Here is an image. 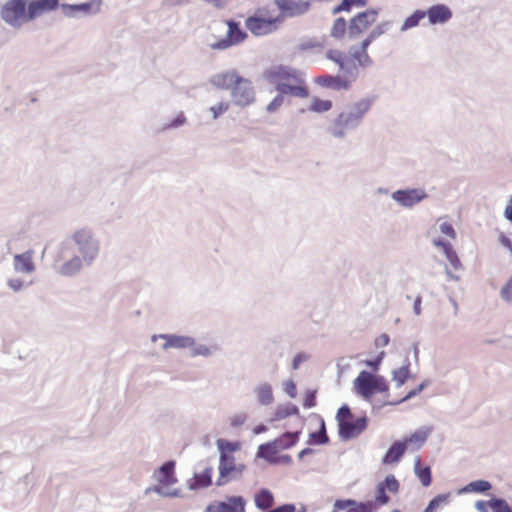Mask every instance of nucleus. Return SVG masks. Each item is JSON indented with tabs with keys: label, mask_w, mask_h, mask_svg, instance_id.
Returning a JSON list of instances; mask_svg holds the SVG:
<instances>
[{
	"label": "nucleus",
	"mask_w": 512,
	"mask_h": 512,
	"mask_svg": "<svg viewBox=\"0 0 512 512\" xmlns=\"http://www.w3.org/2000/svg\"><path fill=\"white\" fill-rule=\"evenodd\" d=\"M256 93L251 80L240 76L231 90L232 103L244 108L255 102Z\"/></svg>",
	"instance_id": "4"
},
{
	"label": "nucleus",
	"mask_w": 512,
	"mask_h": 512,
	"mask_svg": "<svg viewBox=\"0 0 512 512\" xmlns=\"http://www.w3.org/2000/svg\"><path fill=\"white\" fill-rule=\"evenodd\" d=\"M372 374L363 370L354 380V388L360 396L364 399H370L373 396V381Z\"/></svg>",
	"instance_id": "18"
},
{
	"label": "nucleus",
	"mask_w": 512,
	"mask_h": 512,
	"mask_svg": "<svg viewBox=\"0 0 512 512\" xmlns=\"http://www.w3.org/2000/svg\"><path fill=\"white\" fill-rule=\"evenodd\" d=\"M316 405V391L315 390H308L305 394L304 400H303V406L304 408H312Z\"/></svg>",
	"instance_id": "62"
},
{
	"label": "nucleus",
	"mask_w": 512,
	"mask_h": 512,
	"mask_svg": "<svg viewBox=\"0 0 512 512\" xmlns=\"http://www.w3.org/2000/svg\"><path fill=\"white\" fill-rule=\"evenodd\" d=\"M265 77L269 82L275 84V87L278 83H286V80H292L298 84L305 83L303 73L301 71L285 65L271 67L265 72Z\"/></svg>",
	"instance_id": "6"
},
{
	"label": "nucleus",
	"mask_w": 512,
	"mask_h": 512,
	"mask_svg": "<svg viewBox=\"0 0 512 512\" xmlns=\"http://www.w3.org/2000/svg\"><path fill=\"white\" fill-rule=\"evenodd\" d=\"M429 384H430V381L428 379H425L415 389L410 390L400 400L387 402V404L394 406V405H398L400 403L406 402V401L412 399L413 397H415L416 395L420 394L427 386H429Z\"/></svg>",
	"instance_id": "40"
},
{
	"label": "nucleus",
	"mask_w": 512,
	"mask_h": 512,
	"mask_svg": "<svg viewBox=\"0 0 512 512\" xmlns=\"http://www.w3.org/2000/svg\"><path fill=\"white\" fill-rule=\"evenodd\" d=\"M279 10L288 17L301 16L309 11L310 2L307 0H275Z\"/></svg>",
	"instance_id": "13"
},
{
	"label": "nucleus",
	"mask_w": 512,
	"mask_h": 512,
	"mask_svg": "<svg viewBox=\"0 0 512 512\" xmlns=\"http://www.w3.org/2000/svg\"><path fill=\"white\" fill-rule=\"evenodd\" d=\"M315 83L321 87L332 89L335 91L348 90L350 87V81L342 79L339 76L333 75H322L315 79Z\"/></svg>",
	"instance_id": "21"
},
{
	"label": "nucleus",
	"mask_w": 512,
	"mask_h": 512,
	"mask_svg": "<svg viewBox=\"0 0 512 512\" xmlns=\"http://www.w3.org/2000/svg\"><path fill=\"white\" fill-rule=\"evenodd\" d=\"M246 28L256 36H263L272 33L276 29V20L251 16L246 19Z\"/></svg>",
	"instance_id": "12"
},
{
	"label": "nucleus",
	"mask_w": 512,
	"mask_h": 512,
	"mask_svg": "<svg viewBox=\"0 0 512 512\" xmlns=\"http://www.w3.org/2000/svg\"><path fill=\"white\" fill-rule=\"evenodd\" d=\"M13 266L16 272L31 274L35 271V264L33 262V252L26 251L22 254H15Z\"/></svg>",
	"instance_id": "22"
},
{
	"label": "nucleus",
	"mask_w": 512,
	"mask_h": 512,
	"mask_svg": "<svg viewBox=\"0 0 512 512\" xmlns=\"http://www.w3.org/2000/svg\"><path fill=\"white\" fill-rule=\"evenodd\" d=\"M500 297L506 302H512V276L500 290Z\"/></svg>",
	"instance_id": "54"
},
{
	"label": "nucleus",
	"mask_w": 512,
	"mask_h": 512,
	"mask_svg": "<svg viewBox=\"0 0 512 512\" xmlns=\"http://www.w3.org/2000/svg\"><path fill=\"white\" fill-rule=\"evenodd\" d=\"M217 448L220 452V455L223 453L232 455L234 451H237L240 449L239 442H233L225 439H218L217 440Z\"/></svg>",
	"instance_id": "45"
},
{
	"label": "nucleus",
	"mask_w": 512,
	"mask_h": 512,
	"mask_svg": "<svg viewBox=\"0 0 512 512\" xmlns=\"http://www.w3.org/2000/svg\"><path fill=\"white\" fill-rule=\"evenodd\" d=\"M376 100V95H369L347 104L327 126V132L336 139L345 138L348 132L361 126L365 115L370 111Z\"/></svg>",
	"instance_id": "1"
},
{
	"label": "nucleus",
	"mask_w": 512,
	"mask_h": 512,
	"mask_svg": "<svg viewBox=\"0 0 512 512\" xmlns=\"http://www.w3.org/2000/svg\"><path fill=\"white\" fill-rule=\"evenodd\" d=\"M283 390L284 392L290 397V398H295L296 395H297V388H296V384L293 380H287L284 384H283Z\"/></svg>",
	"instance_id": "64"
},
{
	"label": "nucleus",
	"mask_w": 512,
	"mask_h": 512,
	"mask_svg": "<svg viewBox=\"0 0 512 512\" xmlns=\"http://www.w3.org/2000/svg\"><path fill=\"white\" fill-rule=\"evenodd\" d=\"M230 107L228 102H219L218 104L210 107V112L214 120L218 119L221 115L226 113Z\"/></svg>",
	"instance_id": "50"
},
{
	"label": "nucleus",
	"mask_w": 512,
	"mask_h": 512,
	"mask_svg": "<svg viewBox=\"0 0 512 512\" xmlns=\"http://www.w3.org/2000/svg\"><path fill=\"white\" fill-rule=\"evenodd\" d=\"M187 119L183 112H180L169 124L165 126V129H175L183 126Z\"/></svg>",
	"instance_id": "61"
},
{
	"label": "nucleus",
	"mask_w": 512,
	"mask_h": 512,
	"mask_svg": "<svg viewBox=\"0 0 512 512\" xmlns=\"http://www.w3.org/2000/svg\"><path fill=\"white\" fill-rule=\"evenodd\" d=\"M399 486V482L394 475H387L384 481L377 485L375 502L379 506L388 504L390 502V497L386 491L397 493L399 491Z\"/></svg>",
	"instance_id": "14"
},
{
	"label": "nucleus",
	"mask_w": 512,
	"mask_h": 512,
	"mask_svg": "<svg viewBox=\"0 0 512 512\" xmlns=\"http://www.w3.org/2000/svg\"><path fill=\"white\" fill-rule=\"evenodd\" d=\"M277 448L272 441L259 445L256 456L269 462L276 464Z\"/></svg>",
	"instance_id": "29"
},
{
	"label": "nucleus",
	"mask_w": 512,
	"mask_h": 512,
	"mask_svg": "<svg viewBox=\"0 0 512 512\" xmlns=\"http://www.w3.org/2000/svg\"><path fill=\"white\" fill-rule=\"evenodd\" d=\"M390 26H391L390 21L382 22L373 28V30L369 33V36L373 40H376L377 38H379L380 36L385 34L389 30Z\"/></svg>",
	"instance_id": "49"
},
{
	"label": "nucleus",
	"mask_w": 512,
	"mask_h": 512,
	"mask_svg": "<svg viewBox=\"0 0 512 512\" xmlns=\"http://www.w3.org/2000/svg\"><path fill=\"white\" fill-rule=\"evenodd\" d=\"M329 442V437L326 432V425L323 418L320 417V425L317 431L309 434L308 443L310 445H324Z\"/></svg>",
	"instance_id": "31"
},
{
	"label": "nucleus",
	"mask_w": 512,
	"mask_h": 512,
	"mask_svg": "<svg viewBox=\"0 0 512 512\" xmlns=\"http://www.w3.org/2000/svg\"><path fill=\"white\" fill-rule=\"evenodd\" d=\"M350 53L354 60L358 62L361 67H370L373 64V60L367 53V51L357 50L354 47L350 49Z\"/></svg>",
	"instance_id": "41"
},
{
	"label": "nucleus",
	"mask_w": 512,
	"mask_h": 512,
	"mask_svg": "<svg viewBox=\"0 0 512 512\" xmlns=\"http://www.w3.org/2000/svg\"><path fill=\"white\" fill-rule=\"evenodd\" d=\"M492 488V485L489 481L486 480H476L467 484L464 488L460 490V493H485Z\"/></svg>",
	"instance_id": "35"
},
{
	"label": "nucleus",
	"mask_w": 512,
	"mask_h": 512,
	"mask_svg": "<svg viewBox=\"0 0 512 512\" xmlns=\"http://www.w3.org/2000/svg\"><path fill=\"white\" fill-rule=\"evenodd\" d=\"M332 108V101L330 100H322L319 98H314L309 107L310 111L316 113L327 112Z\"/></svg>",
	"instance_id": "47"
},
{
	"label": "nucleus",
	"mask_w": 512,
	"mask_h": 512,
	"mask_svg": "<svg viewBox=\"0 0 512 512\" xmlns=\"http://www.w3.org/2000/svg\"><path fill=\"white\" fill-rule=\"evenodd\" d=\"M428 197L421 188L399 189L391 194V198L404 208H413Z\"/></svg>",
	"instance_id": "7"
},
{
	"label": "nucleus",
	"mask_w": 512,
	"mask_h": 512,
	"mask_svg": "<svg viewBox=\"0 0 512 512\" xmlns=\"http://www.w3.org/2000/svg\"><path fill=\"white\" fill-rule=\"evenodd\" d=\"M252 393L260 406H270L274 403L273 387L268 382H260L253 387Z\"/></svg>",
	"instance_id": "19"
},
{
	"label": "nucleus",
	"mask_w": 512,
	"mask_h": 512,
	"mask_svg": "<svg viewBox=\"0 0 512 512\" xmlns=\"http://www.w3.org/2000/svg\"><path fill=\"white\" fill-rule=\"evenodd\" d=\"M353 414L351 412L350 407L347 404H343L337 411L336 420L339 425V420L352 419Z\"/></svg>",
	"instance_id": "57"
},
{
	"label": "nucleus",
	"mask_w": 512,
	"mask_h": 512,
	"mask_svg": "<svg viewBox=\"0 0 512 512\" xmlns=\"http://www.w3.org/2000/svg\"><path fill=\"white\" fill-rule=\"evenodd\" d=\"M322 47H323V43L321 41H318L315 38L303 40L298 45V49L301 50V51H306V50H310V49H313V48H322Z\"/></svg>",
	"instance_id": "53"
},
{
	"label": "nucleus",
	"mask_w": 512,
	"mask_h": 512,
	"mask_svg": "<svg viewBox=\"0 0 512 512\" xmlns=\"http://www.w3.org/2000/svg\"><path fill=\"white\" fill-rule=\"evenodd\" d=\"M246 501L242 496H230L225 501L208 504L204 512H245Z\"/></svg>",
	"instance_id": "10"
},
{
	"label": "nucleus",
	"mask_w": 512,
	"mask_h": 512,
	"mask_svg": "<svg viewBox=\"0 0 512 512\" xmlns=\"http://www.w3.org/2000/svg\"><path fill=\"white\" fill-rule=\"evenodd\" d=\"M431 25L445 24L452 18L451 9L445 4H436L425 11Z\"/></svg>",
	"instance_id": "16"
},
{
	"label": "nucleus",
	"mask_w": 512,
	"mask_h": 512,
	"mask_svg": "<svg viewBox=\"0 0 512 512\" xmlns=\"http://www.w3.org/2000/svg\"><path fill=\"white\" fill-rule=\"evenodd\" d=\"M235 457L222 452L219 457V477L216 480L218 487L224 486L228 482L232 481V475L235 472Z\"/></svg>",
	"instance_id": "15"
},
{
	"label": "nucleus",
	"mask_w": 512,
	"mask_h": 512,
	"mask_svg": "<svg viewBox=\"0 0 512 512\" xmlns=\"http://www.w3.org/2000/svg\"><path fill=\"white\" fill-rule=\"evenodd\" d=\"M377 16L378 10L372 8L357 13L348 24L349 39L358 38L376 21Z\"/></svg>",
	"instance_id": "5"
},
{
	"label": "nucleus",
	"mask_w": 512,
	"mask_h": 512,
	"mask_svg": "<svg viewBox=\"0 0 512 512\" xmlns=\"http://www.w3.org/2000/svg\"><path fill=\"white\" fill-rule=\"evenodd\" d=\"M368 425L366 416L359 417L352 421L339 420L338 434L344 440H350L360 435Z\"/></svg>",
	"instance_id": "9"
},
{
	"label": "nucleus",
	"mask_w": 512,
	"mask_h": 512,
	"mask_svg": "<svg viewBox=\"0 0 512 512\" xmlns=\"http://www.w3.org/2000/svg\"><path fill=\"white\" fill-rule=\"evenodd\" d=\"M158 339L165 340V342L162 344L163 350H168L171 348L185 349L194 344V338L190 336L176 334H155L151 336L152 342H156Z\"/></svg>",
	"instance_id": "11"
},
{
	"label": "nucleus",
	"mask_w": 512,
	"mask_h": 512,
	"mask_svg": "<svg viewBox=\"0 0 512 512\" xmlns=\"http://www.w3.org/2000/svg\"><path fill=\"white\" fill-rule=\"evenodd\" d=\"M346 33L348 34V25L345 19L343 17L336 18L330 30V36L340 40Z\"/></svg>",
	"instance_id": "38"
},
{
	"label": "nucleus",
	"mask_w": 512,
	"mask_h": 512,
	"mask_svg": "<svg viewBox=\"0 0 512 512\" xmlns=\"http://www.w3.org/2000/svg\"><path fill=\"white\" fill-rule=\"evenodd\" d=\"M246 34L242 31L239 24L233 20L228 22V39L230 43L235 44L242 41Z\"/></svg>",
	"instance_id": "39"
},
{
	"label": "nucleus",
	"mask_w": 512,
	"mask_h": 512,
	"mask_svg": "<svg viewBox=\"0 0 512 512\" xmlns=\"http://www.w3.org/2000/svg\"><path fill=\"white\" fill-rule=\"evenodd\" d=\"M47 11L41 0H34L29 3L26 2V19L30 22L40 16L43 12Z\"/></svg>",
	"instance_id": "36"
},
{
	"label": "nucleus",
	"mask_w": 512,
	"mask_h": 512,
	"mask_svg": "<svg viewBox=\"0 0 512 512\" xmlns=\"http://www.w3.org/2000/svg\"><path fill=\"white\" fill-rule=\"evenodd\" d=\"M102 0H92L79 4L62 3L60 5L64 16L68 18H77L80 15H96L100 12Z\"/></svg>",
	"instance_id": "8"
},
{
	"label": "nucleus",
	"mask_w": 512,
	"mask_h": 512,
	"mask_svg": "<svg viewBox=\"0 0 512 512\" xmlns=\"http://www.w3.org/2000/svg\"><path fill=\"white\" fill-rule=\"evenodd\" d=\"M406 442L401 440L395 441L386 451L382 463L385 465L397 463L406 452Z\"/></svg>",
	"instance_id": "24"
},
{
	"label": "nucleus",
	"mask_w": 512,
	"mask_h": 512,
	"mask_svg": "<svg viewBox=\"0 0 512 512\" xmlns=\"http://www.w3.org/2000/svg\"><path fill=\"white\" fill-rule=\"evenodd\" d=\"M275 90L284 95H290L293 97L299 98H307L309 96L308 89L302 85L296 83V85L288 84V83H278L275 87Z\"/></svg>",
	"instance_id": "25"
},
{
	"label": "nucleus",
	"mask_w": 512,
	"mask_h": 512,
	"mask_svg": "<svg viewBox=\"0 0 512 512\" xmlns=\"http://www.w3.org/2000/svg\"><path fill=\"white\" fill-rule=\"evenodd\" d=\"M299 431L295 432H285L280 437L273 440V444L276 446L277 450H287L293 447L299 440Z\"/></svg>",
	"instance_id": "27"
},
{
	"label": "nucleus",
	"mask_w": 512,
	"mask_h": 512,
	"mask_svg": "<svg viewBox=\"0 0 512 512\" xmlns=\"http://www.w3.org/2000/svg\"><path fill=\"white\" fill-rule=\"evenodd\" d=\"M431 432V427H422L403 440V442H406V446L408 444L416 443L418 444V447H421L426 442Z\"/></svg>",
	"instance_id": "33"
},
{
	"label": "nucleus",
	"mask_w": 512,
	"mask_h": 512,
	"mask_svg": "<svg viewBox=\"0 0 512 512\" xmlns=\"http://www.w3.org/2000/svg\"><path fill=\"white\" fill-rule=\"evenodd\" d=\"M414 473L419 478L424 487H428L432 483L431 469L429 466H421V459L419 456L414 461Z\"/></svg>",
	"instance_id": "30"
},
{
	"label": "nucleus",
	"mask_w": 512,
	"mask_h": 512,
	"mask_svg": "<svg viewBox=\"0 0 512 512\" xmlns=\"http://www.w3.org/2000/svg\"><path fill=\"white\" fill-rule=\"evenodd\" d=\"M255 506L262 511L270 509L274 505V496L272 492L266 488H262L255 495Z\"/></svg>",
	"instance_id": "28"
},
{
	"label": "nucleus",
	"mask_w": 512,
	"mask_h": 512,
	"mask_svg": "<svg viewBox=\"0 0 512 512\" xmlns=\"http://www.w3.org/2000/svg\"><path fill=\"white\" fill-rule=\"evenodd\" d=\"M326 58L339 66L347 57L339 50L330 49L326 52Z\"/></svg>",
	"instance_id": "55"
},
{
	"label": "nucleus",
	"mask_w": 512,
	"mask_h": 512,
	"mask_svg": "<svg viewBox=\"0 0 512 512\" xmlns=\"http://www.w3.org/2000/svg\"><path fill=\"white\" fill-rule=\"evenodd\" d=\"M446 259L449 261L450 265L455 269L459 270L462 268L461 261L456 253V251L453 249V246L447 250L445 253Z\"/></svg>",
	"instance_id": "51"
},
{
	"label": "nucleus",
	"mask_w": 512,
	"mask_h": 512,
	"mask_svg": "<svg viewBox=\"0 0 512 512\" xmlns=\"http://www.w3.org/2000/svg\"><path fill=\"white\" fill-rule=\"evenodd\" d=\"M284 102V96L280 93L274 97V99L267 105L266 111L269 113H273L277 111Z\"/></svg>",
	"instance_id": "58"
},
{
	"label": "nucleus",
	"mask_w": 512,
	"mask_h": 512,
	"mask_svg": "<svg viewBox=\"0 0 512 512\" xmlns=\"http://www.w3.org/2000/svg\"><path fill=\"white\" fill-rule=\"evenodd\" d=\"M0 18L10 27L19 29L26 19V0H8L0 9Z\"/></svg>",
	"instance_id": "3"
},
{
	"label": "nucleus",
	"mask_w": 512,
	"mask_h": 512,
	"mask_svg": "<svg viewBox=\"0 0 512 512\" xmlns=\"http://www.w3.org/2000/svg\"><path fill=\"white\" fill-rule=\"evenodd\" d=\"M366 0H342L339 5L333 8L332 14L336 15L342 11H350L353 6L364 7Z\"/></svg>",
	"instance_id": "42"
},
{
	"label": "nucleus",
	"mask_w": 512,
	"mask_h": 512,
	"mask_svg": "<svg viewBox=\"0 0 512 512\" xmlns=\"http://www.w3.org/2000/svg\"><path fill=\"white\" fill-rule=\"evenodd\" d=\"M488 506L493 512H512V507L503 498H491L488 501Z\"/></svg>",
	"instance_id": "44"
},
{
	"label": "nucleus",
	"mask_w": 512,
	"mask_h": 512,
	"mask_svg": "<svg viewBox=\"0 0 512 512\" xmlns=\"http://www.w3.org/2000/svg\"><path fill=\"white\" fill-rule=\"evenodd\" d=\"M357 507L359 508L360 512H376L379 505L372 500L364 501V502H357Z\"/></svg>",
	"instance_id": "59"
},
{
	"label": "nucleus",
	"mask_w": 512,
	"mask_h": 512,
	"mask_svg": "<svg viewBox=\"0 0 512 512\" xmlns=\"http://www.w3.org/2000/svg\"><path fill=\"white\" fill-rule=\"evenodd\" d=\"M298 414H299V408L292 403H289L286 405H279L275 409L271 421H280L289 416L298 415Z\"/></svg>",
	"instance_id": "32"
},
{
	"label": "nucleus",
	"mask_w": 512,
	"mask_h": 512,
	"mask_svg": "<svg viewBox=\"0 0 512 512\" xmlns=\"http://www.w3.org/2000/svg\"><path fill=\"white\" fill-rule=\"evenodd\" d=\"M357 506V501L353 499H338L335 501L333 506V512L348 510L350 507Z\"/></svg>",
	"instance_id": "52"
},
{
	"label": "nucleus",
	"mask_w": 512,
	"mask_h": 512,
	"mask_svg": "<svg viewBox=\"0 0 512 512\" xmlns=\"http://www.w3.org/2000/svg\"><path fill=\"white\" fill-rule=\"evenodd\" d=\"M175 466L176 463L174 460H169L164 462L155 472L154 477L162 485H171L177 482V478L175 476Z\"/></svg>",
	"instance_id": "20"
},
{
	"label": "nucleus",
	"mask_w": 512,
	"mask_h": 512,
	"mask_svg": "<svg viewBox=\"0 0 512 512\" xmlns=\"http://www.w3.org/2000/svg\"><path fill=\"white\" fill-rule=\"evenodd\" d=\"M191 349V356L197 357V356H203V357H210L214 350L212 347H209L204 344H199L194 339V344L189 347Z\"/></svg>",
	"instance_id": "46"
},
{
	"label": "nucleus",
	"mask_w": 512,
	"mask_h": 512,
	"mask_svg": "<svg viewBox=\"0 0 512 512\" xmlns=\"http://www.w3.org/2000/svg\"><path fill=\"white\" fill-rule=\"evenodd\" d=\"M239 77L240 75L236 70H228L214 74L209 79V82L218 89L232 90L236 83V79Z\"/></svg>",
	"instance_id": "17"
},
{
	"label": "nucleus",
	"mask_w": 512,
	"mask_h": 512,
	"mask_svg": "<svg viewBox=\"0 0 512 512\" xmlns=\"http://www.w3.org/2000/svg\"><path fill=\"white\" fill-rule=\"evenodd\" d=\"M84 260L78 255H73L64 261L58 268V273L64 277H73L79 274L83 268Z\"/></svg>",
	"instance_id": "23"
},
{
	"label": "nucleus",
	"mask_w": 512,
	"mask_h": 512,
	"mask_svg": "<svg viewBox=\"0 0 512 512\" xmlns=\"http://www.w3.org/2000/svg\"><path fill=\"white\" fill-rule=\"evenodd\" d=\"M439 230L441 231V233H443L444 235L448 236L451 239L456 238V231L453 228V226L448 222H442L439 225Z\"/></svg>",
	"instance_id": "63"
},
{
	"label": "nucleus",
	"mask_w": 512,
	"mask_h": 512,
	"mask_svg": "<svg viewBox=\"0 0 512 512\" xmlns=\"http://www.w3.org/2000/svg\"><path fill=\"white\" fill-rule=\"evenodd\" d=\"M212 473V467H206L202 473H194V480L188 483V488L190 490H197L210 486L212 483Z\"/></svg>",
	"instance_id": "26"
},
{
	"label": "nucleus",
	"mask_w": 512,
	"mask_h": 512,
	"mask_svg": "<svg viewBox=\"0 0 512 512\" xmlns=\"http://www.w3.org/2000/svg\"><path fill=\"white\" fill-rule=\"evenodd\" d=\"M165 485H162V484H159V485H155L153 487H149L147 490H146V493H149V492H154L162 497H171V495L169 493H171V490L170 488L168 487H164Z\"/></svg>",
	"instance_id": "60"
},
{
	"label": "nucleus",
	"mask_w": 512,
	"mask_h": 512,
	"mask_svg": "<svg viewBox=\"0 0 512 512\" xmlns=\"http://www.w3.org/2000/svg\"><path fill=\"white\" fill-rule=\"evenodd\" d=\"M339 70L352 79H356L359 73L357 64L348 57L339 65Z\"/></svg>",
	"instance_id": "43"
},
{
	"label": "nucleus",
	"mask_w": 512,
	"mask_h": 512,
	"mask_svg": "<svg viewBox=\"0 0 512 512\" xmlns=\"http://www.w3.org/2000/svg\"><path fill=\"white\" fill-rule=\"evenodd\" d=\"M410 377V362L408 359H406L403 366L392 371V380L396 382L398 388L404 385Z\"/></svg>",
	"instance_id": "34"
},
{
	"label": "nucleus",
	"mask_w": 512,
	"mask_h": 512,
	"mask_svg": "<svg viewBox=\"0 0 512 512\" xmlns=\"http://www.w3.org/2000/svg\"><path fill=\"white\" fill-rule=\"evenodd\" d=\"M448 495L447 494H439L436 497H434L430 502L428 503L427 507L425 508V512H432L435 510L440 503L447 501Z\"/></svg>",
	"instance_id": "56"
},
{
	"label": "nucleus",
	"mask_w": 512,
	"mask_h": 512,
	"mask_svg": "<svg viewBox=\"0 0 512 512\" xmlns=\"http://www.w3.org/2000/svg\"><path fill=\"white\" fill-rule=\"evenodd\" d=\"M426 17V13L424 10H416L414 11L410 16H408L401 28H400V31L401 32H405V31H408L409 29H412L416 26L419 25V22Z\"/></svg>",
	"instance_id": "37"
},
{
	"label": "nucleus",
	"mask_w": 512,
	"mask_h": 512,
	"mask_svg": "<svg viewBox=\"0 0 512 512\" xmlns=\"http://www.w3.org/2000/svg\"><path fill=\"white\" fill-rule=\"evenodd\" d=\"M373 381V395L377 392L379 393H383V392H387L389 387H388V384H387V381L386 379L381 376V375H372V379Z\"/></svg>",
	"instance_id": "48"
},
{
	"label": "nucleus",
	"mask_w": 512,
	"mask_h": 512,
	"mask_svg": "<svg viewBox=\"0 0 512 512\" xmlns=\"http://www.w3.org/2000/svg\"><path fill=\"white\" fill-rule=\"evenodd\" d=\"M72 239L77 247L81 259L84 260L85 265H92L99 256L100 241L94 235L91 229L82 228L75 231Z\"/></svg>",
	"instance_id": "2"
}]
</instances>
